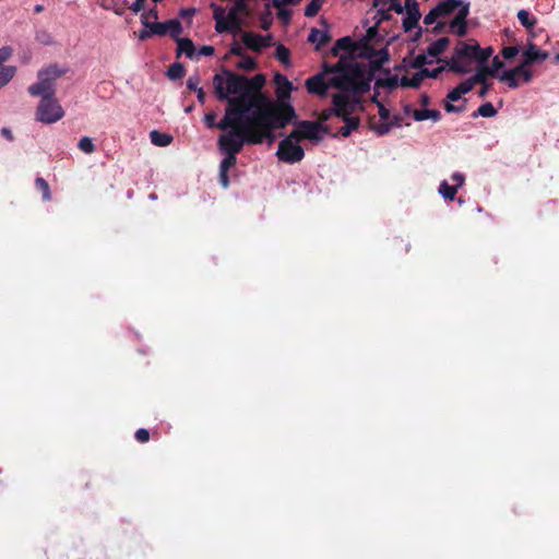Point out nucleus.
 <instances>
[{
    "label": "nucleus",
    "mask_w": 559,
    "mask_h": 559,
    "mask_svg": "<svg viewBox=\"0 0 559 559\" xmlns=\"http://www.w3.org/2000/svg\"><path fill=\"white\" fill-rule=\"evenodd\" d=\"M445 68H448L447 64L438 67L432 70L425 68V69H421V74L424 75V78L437 79L444 71Z\"/></svg>",
    "instance_id": "de8ad7c7"
},
{
    "label": "nucleus",
    "mask_w": 559,
    "mask_h": 559,
    "mask_svg": "<svg viewBox=\"0 0 559 559\" xmlns=\"http://www.w3.org/2000/svg\"><path fill=\"white\" fill-rule=\"evenodd\" d=\"M78 147L86 153V154H92L95 152V145L93 143V140L88 136H83L79 143H78Z\"/></svg>",
    "instance_id": "a18cd8bd"
},
{
    "label": "nucleus",
    "mask_w": 559,
    "mask_h": 559,
    "mask_svg": "<svg viewBox=\"0 0 559 559\" xmlns=\"http://www.w3.org/2000/svg\"><path fill=\"white\" fill-rule=\"evenodd\" d=\"M356 49L354 40L349 36L337 39L332 48L333 56H337L338 51L353 52Z\"/></svg>",
    "instance_id": "4be33fe9"
},
{
    "label": "nucleus",
    "mask_w": 559,
    "mask_h": 559,
    "mask_svg": "<svg viewBox=\"0 0 559 559\" xmlns=\"http://www.w3.org/2000/svg\"><path fill=\"white\" fill-rule=\"evenodd\" d=\"M201 82V79H200V75L199 74H193V75H190L187 80V88L189 91H192V92H197L198 90H200L201 87L199 86Z\"/></svg>",
    "instance_id": "8fccbe9b"
},
{
    "label": "nucleus",
    "mask_w": 559,
    "mask_h": 559,
    "mask_svg": "<svg viewBox=\"0 0 559 559\" xmlns=\"http://www.w3.org/2000/svg\"><path fill=\"white\" fill-rule=\"evenodd\" d=\"M390 11H394L397 14H402L404 12V5L400 2V0H388Z\"/></svg>",
    "instance_id": "13d9d810"
},
{
    "label": "nucleus",
    "mask_w": 559,
    "mask_h": 559,
    "mask_svg": "<svg viewBox=\"0 0 559 559\" xmlns=\"http://www.w3.org/2000/svg\"><path fill=\"white\" fill-rule=\"evenodd\" d=\"M324 0H311L310 3L305 8V15L307 17H313L320 11Z\"/></svg>",
    "instance_id": "37998d69"
},
{
    "label": "nucleus",
    "mask_w": 559,
    "mask_h": 559,
    "mask_svg": "<svg viewBox=\"0 0 559 559\" xmlns=\"http://www.w3.org/2000/svg\"><path fill=\"white\" fill-rule=\"evenodd\" d=\"M549 57L547 51L540 50L537 45L533 43V38H530L527 41L526 49L522 53V61L525 64H534L537 62H542Z\"/></svg>",
    "instance_id": "4468645a"
},
{
    "label": "nucleus",
    "mask_w": 559,
    "mask_h": 559,
    "mask_svg": "<svg viewBox=\"0 0 559 559\" xmlns=\"http://www.w3.org/2000/svg\"><path fill=\"white\" fill-rule=\"evenodd\" d=\"M391 129H392V124H390V122H383V123H380L379 126L374 127V130L379 135H384V134L389 133Z\"/></svg>",
    "instance_id": "e2e57ef3"
},
{
    "label": "nucleus",
    "mask_w": 559,
    "mask_h": 559,
    "mask_svg": "<svg viewBox=\"0 0 559 559\" xmlns=\"http://www.w3.org/2000/svg\"><path fill=\"white\" fill-rule=\"evenodd\" d=\"M471 4L462 5L457 10L455 16L448 23V33L454 34L459 37H464L467 34V17L469 15Z\"/></svg>",
    "instance_id": "9b49d317"
},
{
    "label": "nucleus",
    "mask_w": 559,
    "mask_h": 559,
    "mask_svg": "<svg viewBox=\"0 0 559 559\" xmlns=\"http://www.w3.org/2000/svg\"><path fill=\"white\" fill-rule=\"evenodd\" d=\"M338 75L332 78L331 84L341 93L364 94L369 91L370 84L365 80L364 71L358 63L343 66L341 61L333 69Z\"/></svg>",
    "instance_id": "20e7f679"
},
{
    "label": "nucleus",
    "mask_w": 559,
    "mask_h": 559,
    "mask_svg": "<svg viewBox=\"0 0 559 559\" xmlns=\"http://www.w3.org/2000/svg\"><path fill=\"white\" fill-rule=\"evenodd\" d=\"M185 73L186 69L180 62L173 63L167 70V75L170 80H180L183 78Z\"/></svg>",
    "instance_id": "58836bf2"
},
{
    "label": "nucleus",
    "mask_w": 559,
    "mask_h": 559,
    "mask_svg": "<svg viewBox=\"0 0 559 559\" xmlns=\"http://www.w3.org/2000/svg\"><path fill=\"white\" fill-rule=\"evenodd\" d=\"M143 25L145 27L150 28L151 34L158 35V36H164L167 34V32H166L167 21L164 23H159V22L150 23L148 21H143Z\"/></svg>",
    "instance_id": "ea45409f"
},
{
    "label": "nucleus",
    "mask_w": 559,
    "mask_h": 559,
    "mask_svg": "<svg viewBox=\"0 0 559 559\" xmlns=\"http://www.w3.org/2000/svg\"><path fill=\"white\" fill-rule=\"evenodd\" d=\"M247 11H248L247 3L235 2L234 5L229 9L228 15H229L230 20L235 21L237 24H239L241 26L239 13L247 12Z\"/></svg>",
    "instance_id": "e433bc0d"
},
{
    "label": "nucleus",
    "mask_w": 559,
    "mask_h": 559,
    "mask_svg": "<svg viewBox=\"0 0 559 559\" xmlns=\"http://www.w3.org/2000/svg\"><path fill=\"white\" fill-rule=\"evenodd\" d=\"M520 49L518 46H508L503 47L501 50V55L504 59H512L519 53Z\"/></svg>",
    "instance_id": "864d4df0"
},
{
    "label": "nucleus",
    "mask_w": 559,
    "mask_h": 559,
    "mask_svg": "<svg viewBox=\"0 0 559 559\" xmlns=\"http://www.w3.org/2000/svg\"><path fill=\"white\" fill-rule=\"evenodd\" d=\"M64 111L55 97H44L40 99L36 110V118L44 123H55L60 120Z\"/></svg>",
    "instance_id": "0eeeda50"
},
{
    "label": "nucleus",
    "mask_w": 559,
    "mask_h": 559,
    "mask_svg": "<svg viewBox=\"0 0 559 559\" xmlns=\"http://www.w3.org/2000/svg\"><path fill=\"white\" fill-rule=\"evenodd\" d=\"M404 11L406 12V16L403 19V28L405 32H409L418 26V22L421 17L419 3L416 0L405 1Z\"/></svg>",
    "instance_id": "ddd939ff"
},
{
    "label": "nucleus",
    "mask_w": 559,
    "mask_h": 559,
    "mask_svg": "<svg viewBox=\"0 0 559 559\" xmlns=\"http://www.w3.org/2000/svg\"><path fill=\"white\" fill-rule=\"evenodd\" d=\"M15 71V67H3L0 69V88L13 79Z\"/></svg>",
    "instance_id": "79ce46f5"
},
{
    "label": "nucleus",
    "mask_w": 559,
    "mask_h": 559,
    "mask_svg": "<svg viewBox=\"0 0 559 559\" xmlns=\"http://www.w3.org/2000/svg\"><path fill=\"white\" fill-rule=\"evenodd\" d=\"M496 114H497V110L493 107V105L491 103H485V104L480 105L478 107V109L472 114V117L476 118L478 116H481L485 118H490V117L496 116Z\"/></svg>",
    "instance_id": "2f4dec72"
},
{
    "label": "nucleus",
    "mask_w": 559,
    "mask_h": 559,
    "mask_svg": "<svg viewBox=\"0 0 559 559\" xmlns=\"http://www.w3.org/2000/svg\"><path fill=\"white\" fill-rule=\"evenodd\" d=\"M135 440L140 443H145L150 440V431L145 428H140L135 431Z\"/></svg>",
    "instance_id": "6e6d98bb"
},
{
    "label": "nucleus",
    "mask_w": 559,
    "mask_h": 559,
    "mask_svg": "<svg viewBox=\"0 0 559 559\" xmlns=\"http://www.w3.org/2000/svg\"><path fill=\"white\" fill-rule=\"evenodd\" d=\"M492 47L481 48L479 44L476 45V62L478 64H487L488 59L492 56Z\"/></svg>",
    "instance_id": "72a5a7b5"
},
{
    "label": "nucleus",
    "mask_w": 559,
    "mask_h": 559,
    "mask_svg": "<svg viewBox=\"0 0 559 559\" xmlns=\"http://www.w3.org/2000/svg\"><path fill=\"white\" fill-rule=\"evenodd\" d=\"M240 25L237 24L235 21L230 20L229 15L227 14V19L225 20H218L215 24V29L217 33H226L231 31H240Z\"/></svg>",
    "instance_id": "cd10ccee"
},
{
    "label": "nucleus",
    "mask_w": 559,
    "mask_h": 559,
    "mask_svg": "<svg viewBox=\"0 0 559 559\" xmlns=\"http://www.w3.org/2000/svg\"><path fill=\"white\" fill-rule=\"evenodd\" d=\"M255 67H257V63H255L254 59L247 55L241 57V60L236 63L237 69L246 70V71H252L255 69Z\"/></svg>",
    "instance_id": "c03bdc74"
},
{
    "label": "nucleus",
    "mask_w": 559,
    "mask_h": 559,
    "mask_svg": "<svg viewBox=\"0 0 559 559\" xmlns=\"http://www.w3.org/2000/svg\"><path fill=\"white\" fill-rule=\"evenodd\" d=\"M35 187L37 191L41 193L44 201H49L51 199L49 185L43 177H37L35 179Z\"/></svg>",
    "instance_id": "c9c22d12"
},
{
    "label": "nucleus",
    "mask_w": 559,
    "mask_h": 559,
    "mask_svg": "<svg viewBox=\"0 0 559 559\" xmlns=\"http://www.w3.org/2000/svg\"><path fill=\"white\" fill-rule=\"evenodd\" d=\"M476 45L477 41L474 39L469 41H459L451 59L447 60L448 69L456 74L468 73L471 68H468L467 64L476 61Z\"/></svg>",
    "instance_id": "39448f33"
},
{
    "label": "nucleus",
    "mask_w": 559,
    "mask_h": 559,
    "mask_svg": "<svg viewBox=\"0 0 559 559\" xmlns=\"http://www.w3.org/2000/svg\"><path fill=\"white\" fill-rule=\"evenodd\" d=\"M276 156L281 162L296 164L302 160L305 157V151L298 143L292 142L288 139H283L278 143Z\"/></svg>",
    "instance_id": "6e6552de"
},
{
    "label": "nucleus",
    "mask_w": 559,
    "mask_h": 559,
    "mask_svg": "<svg viewBox=\"0 0 559 559\" xmlns=\"http://www.w3.org/2000/svg\"><path fill=\"white\" fill-rule=\"evenodd\" d=\"M428 63L427 57L424 53L417 55L413 60L411 67L414 69H425L424 66Z\"/></svg>",
    "instance_id": "5fc2aeb1"
},
{
    "label": "nucleus",
    "mask_w": 559,
    "mask_h": 559,
    "mask_svg": "<svg viewBox=\"0 0 559 559\" xmlns=\"http://www.w3.org/2000/svg\"><path fill=\"white\" fill-rule=\"evenodd\" d=\"M390 12L391 11L385 7L378 9L377 14H376L377 24H380L384 21H390L392 19V15Z\"/></svg>",
    "instance_id": "3c124183"
},
{
    "label": "nucleus",
    "mask_w": 559,
    "mask_h": 559,
    "mask_svg": "<svg viewBox=\"0 0 559 559\" xmlns=\"http://www.w3.org/2000/svg\"><path fill=\"white\" fill-rule=\"evenodd\" d=\"M518 19L520 23L528 31L531 38H534L536 36L535 32L533 31L535 24L537 23V20L533 16H531L530 12L526 10H520L518 12Z\"/></svg>",
    "instance_id": "5701e85b"
},
{
    "label": "nucleus",
    "mask_w": 559,
    "mask_h": 559,
    "mask_svg": "<svg viewBox=\"0 0 559 559\" xmlns=\"http://www.w3.org/2000/svg\"><path fill=\"white\" fill-rule=\"evenodd\" d=\"M225 158L219 164V170L228 171L237 163V155L225 154Z\"/></svg>",
    "instance_id": "49530a36"
},
{
    "label": "nucleus",
    "mask_w": 559,
    "mask_h": 559,
    "mask_svg": "<svg viewBox=\"0 0 559 559\" xmlns=\"http://www.w3.org/2000/svg\"><path fill=\"white\" fill-rule=\"evenodd\" d=\"M12 55V48L11 47H2L0 48V66L2 62L7 61Z\"/></svg>",
    "instance_id": "338daca9"
},
{
    "label": "nucleus",
    "mask_w": 559,
    "mask_h": 559,
    "mask_svg": "<svg viewBox=\"0 0 559 559\" xmlns=\"http://www.w3.org/2000/svg\"><path fill=\"white\" fill-rule=\"evenodd\" d=\"M271 36H262L253 32H243L242 41L247 48L260 52L264 47L270 46Z\"/></svg>",
    "instance_id": "2eb2a0df"
},
{
    "label": "nucleus",
    "mask_w": 559,
    "mask_h": 559,
    "mask_svg": "<svg viewBox=\"0 0 559 559\" xmlns=\"http://www.w3.org/2000/svg\"><path fill=\"white\" fill-rule=\"evenodd\" d=\"M464 4H471L468 1L465 0H444L439 2L435 9L439 16H447L450 15L455 9H462V5Z\"/></svg>",
    "instance_id": "f3484780"
},
{
    "label": "nucleus",
    "mask_w": 559,
    "mask_h": 559,
    "mask_svg": "<svg viewBox=\"0 0 559 559\" xmlns=\"http://www.w3.org/2000/svg\"><path fill=\"white\" fill-rule=\"evenodd\" d=\"M275 82L277 84L276 96L280 102H285L290 97L293 84L286 76L282 74L275 75Z\"/></svg>",
    "instance_id": "a211bd4d"
},
{
    "label": "nucleus",
    "mask_w": 559,
    "mask_h": 559,
    "mask_svg": "<svg viewBox=\"0 0 559 559\" xmlns=\"http://www.w3.org/2000/svg\"><path fill=\"white\" fill-rule=\"evenodd\" d=\"M212 7L215 9L213 14L215 22H217V19L219 21L227 19V16H225V10L222 7H216L214 3H212Z\"/></svg>",
    "instance_id": "69168bd1"
},
{
    "label": "nucleus",
    "mask_w": 559,
    "mask_h": 559,
    "mask_svg": "<svg viewBox=\"0 0 559 559\" xmlns=\"http://www.w3.org/2000/svg\"><path fill=\"white\" fill-rule=\"evenodd\" d=\"M341 118H342V119L344 120V122H345V126H343V127L340 129V131H338V133H340L342 136L346 138V136H348V135H349L354 130L358 129L359 123H360L359 118H357V117H353L352 115H349V116H347V117H341Z\"/></svg>",
    "instance_id": "a878e982"
},
{
    "label": "nucleus",
    "mask_w": 559,
    "mask_h": 559,
    "mask_svg": "<svg viewBox=\"0 0 559 559\" xmlns=\"http://www.w3.org/2000/svg\"><path fill=\"white\" fill-rule=\"evenodd\" d=\"M276 59L285 66H289L290 63V51L284 45L280 44L275 50Z\"/></svg>",
    "instance_id": "a19ab883"
},
{
    "label": "nucleus",
    "mask_w": 559,
    "mask_h": 559,
    "mask_svg": "<svg viewBox=\"0 0 559 559\" xmlns=\"http://www.w3.org/2000/svg\"><path fill=\"white\" fill-rule=\"evenodd\" d=\"M528 67L530 64H525L524 61H521L515 68L504 71L499 79L502 82H507L510 88H516L520 85L518 78H521L524 83L532 81L533 72Z\"/></svg>",
    "instance_id": "1a4fd4ad"
},
{
    "label": "nucleus",
    "mask_w": 559,
    "mask_h": 559,
    "mask_svg": "<svg viewBox=\"0 0 559 559\" xmlns=\"http://www.w3.org/2000/svg\"><path fill=\"white\" fill-rule=\"evenodd\" d=\"M35 40L44 46L53 44V37L50 32L46 28H39L35 32Z\"/></svg>",
    "instance_id": "4c0bfd02"
},
{
    "label": "nucleus",
    "mask_w": 559,
    "mask_h": 559,
    "mask_svg": "<svg viewBox=\"0 0 559 559\" xmlns=\"http://www.w3.org/2000/svg\"><path fill=\"white\" fill-rule=\"evenodd\" d=\"M462 95L463 94L456 87H454L452 91L448 93V102H444V109L447 112H462L465 109L464 106H456L452 104V102L459 100L462 97Z\"/></svg>",
    "instance_id": "412c9836"
},
{
    "label": "nucleus",
    "mask_w": 559,
    "mask_h": 559,
    "mask_svg": "<svg viewBox=\"0 0 559 559\" xmlns=\"http://www.w3.org/2000/svg\"><path fill=\"white\" fill-rule=\"evenodd\" d=\"M150 140L156 146H167L173 142L174 138L168 133L153 130L150 132Z\"/></svg>",
    "instance_id": "bb28decb"
},
{
    "label": "nucleus",
    "mask_w": 559,
    "mask_h": 559,
    "mask_svg": "<svg viewBox=\"0 0 559 559\" xmlns=\"http://www.w3.org/2000/svg\"><path fill=\"white\" fill-rule=\"evenodd\" d=\"M475 85H476V84H475V82L473 81V78L471 76V78H468L467 80H465V81L461 82V83L456 86V88H459V90H460V92L464 95V94L469 93V92L474 88V86H475Z\"/></svg>",
    "instance_id": "603ef678"
},
{
    "label": "nucleus",
    "mask_w": 559,
    "mask_h": 559,
    "mask_svg": "<svg viewBox=\"0 0 559 559\" xmlns=\"http://www.w3.org/2000/svg\"><path fill=\"white\" fill-rule=\"evenodd\" d=\"M424 75L421 74V70H419L418 72H416L411 79L407 78L406 75L402 76L401 79V85L403 87H413V88H419L421 83H423V80H424Z\"/></svg>",
    "instance_id": "c756f323"
},
{
    "label": "nucleus",
    "mask_w": 559,
    "mask_h": 559,
    "mask_svg": "<svg viewBox=\"0 0 559 559\" xmlns=\"http://www.w3.org/2000/svg\"><path fill=\"white\" fill-rule=\"evenodd\" d=\"M332 116H335V111H334V108H329V109H324L321 115H320V118H319V121L318 122H321L323 123L324 121L329 120Z\"/></svg>",
    "instance_id": "774afa93"
},
{
    "label": "nucleus",
    "mask_w": 559,
    "mask_h": 559,
    "mask_svg": "<svg viewBox=\"0 0 559 559\" xmlns=\"http://www.w3.org/2000/svg\"><path fill=\"white\" fill-rule=\"evenodd\" d=\"M182 25L178 20L173 19L167 21L166 32L175 40H177V38H180L179 35L182 33Z\"/></svg>",
    "instance_id": "f704fd0d"
},
{
    "label": "nucleus",
    "mask_w": 559,
    "mask_h": 559,
    "mask_svg": "<svg viewBox=\"0 0 559 559\" xmlns=\"http://www.w3.org/2000/svg\"><path fill=\"white\" fill-rule=\"evenodd\" d=\"M488 76H493V74L489 70V66L479 64L476 73L472 78L475 84H485L487 83Z\"/></svg>",
    "instance_id": "7c9ffc66"
},
{
    "label": "nucleus",
    "mask_w": 559,
    "mask_h": 559,
    "mask_svg": "<svg viewBox=\"0 0 559 559\" xmlns=\"http://www.w3.org/2000/svg\"><path fill=\"white\" fill-rule=\"evenodd\" d=\"M377 84L393 90L396 88L399 85V78L396 75H392L384 80H379Z\"/></svg>",
    "instance_id": "09e8293b"
},
{
    "label": "nucleus",
    "mask_w": 559,
    "mask_h": 559,
    "mask_svg": "<svg viewBox=\"0 0 559 559\" xmlns=\"http://www.w3.org/2000/svg\"><path fill=\"white\" fill-rule=\"evenodd\" d=\"M265 84L263 74H255L251 79L237 74L226 68L222 73H216L213 78L214 92L219 100L242 99L245 106H249V111L257 106L259 94Z\"/></svg>",
    "instance_id": "7ed1b4c3"
},
{
    "label": "nucleus",
    "mask_w": 559,
    "mask_h": 559,
    "mask_svg": "<svg viewBox=\"0 0 559 559\" xmlns=\"http://www.w3.org/2000/svg\"><path fill=\"white\" fill-rule=\"evenodd\" d=\"M439 193L445 199V200H454L456 193H457V186H451L445 180L442 181L439 186Z\"/></svg>",
    "instance_id": "473e14b6"
},
{
    "label": "nucleus",
    "mask_w": 559,
    "mask_h": 559,
    "mask_svg": "<svg viewBox=\"0 0 559 559\" xmlns=\"http://www.w3.org/2000/svg\"><path fill=\"white\" fill-rule=\"evenodd\" d=\"M285 139H288V140H290L292 142H295V143L304 140V136H301V129L296 127V129L293 130Z\"/></svg>",
    "instance_id": "680f3d73"
},
{
    "label": "nucleus",
    "mask_w": 559,
    "mask_h": 559,
    "mask_svg": "<svg viewBox=\"0 0 559 559\" xmlns=\"http://www.w3.org/2000/svg\"><path fill=\"white\" fill-rule=\"evenodd\" d=\"M177 58L181 55H186L188 58H193L195 53V47L190 38H177Z\"/></svg>",
    "instance_id": "aec40b11"
},
{
    "label": "nucleus",
    "mask_w": 559,
    "mask_h": 559,
    "mask_svg": "<svg viewBox=\"0 0 559 559\" xmlns=\"http://www.w3.org/2000/svg\"><path fill=\"white\" fill-rule=\"evenodd\" d=\"M332 39L328 29L312 28L308 36V41L316 44V49L319 50Z\"/></svg>",
    "instance_id": "6ab92c4d"
},
{
    "label": "nucleus",
    "mask_w": 559,
    "mask_h": 559,
    "mask_svg": "<svg viewBox=\"0 0 559 559\" xmlns=\"http://www.w3.org/2000/svg\"><path fill=\"white\" fill-rule=\"evenodd\" d=\"M450 44L448 37H441L433 41L427 49V55L430 57H438L445 51Z\"/></svg>",
    "instance_id": "b1692460"
},
{
    "label": "nucleus",
    "mask_w": 559,
    "mask_h": 559,
    "mask_svg": "<svg viewBox=\"0 0 559 559\" xmlns=\"http://www.w3.org/2000/svg\"><path fill=\"white\" fill-rule=\"evenodd\" d=\"M63 74V71L57 67H49L38 72V82L28 87V93L32 96L55 97L56 87L55 82Z\"/></svg>",
    "instance_id": "423d86ee"
},
{
    "label": "nucleus",
    "mask_w": 559,
    "mask_h": 559,
    "mask_svg": "<svg viewBox=\"0 0 559 559\" xmlns=\"http://www.w3.org/2000/svg\"><path fill=\"white\" fill-rule=\"evenodd\" d=\"M216 114L215 112H209L204 116V121L207 126V128H217V123L215 122Z\"/></svg>",
    "instance_id": "0e129e2a"
},
{
    "label": "nucleus",
    "mask_w": 559,
    "mask_h": 559,
    "mask_svg": "<svg viewBox=\"0 0 559 559\" xmlns=\"http://www.w3.org/2000/svg\"><path fill=\"white\" fill-rule=\"evenodd\" d=\"M333 108L336 117H347L352 115L357 106V102L349 98L346 93H336L332 98Z\"/></svg>",
    "instance_id": "f8f14e48"
},
{
    "label": "nucleus",
    "mask_w": 559,
    "mask_h": 559,
    "mask_svg": "<svg viewBox=\"0 0 559 559\" xmlns=\"http://www.w3.org/2000/svg\"><path fill=\"white\" fill-rule=\"evenodd\" d=\"M302 0H273V5L281 9L284 5H298Z\"/></svg>",
    "instance_id": "052dcab7"
},
{
    "label": "nucleus",
    "mask_w": 559,
    "mask_h": 559,
    "mask_svg": "<svg viewBox=\"0 0 559 559\" xmlns=\"http://www.w3.org/2000/svg\"><path fill=\"white\" fill-rule=\"evenodd\" d=\"M294 124L301 129V136H304V140L320 142L322 140L321 133H331L329 126L317 121L301 120L295 121Z\"/></svg>",
    "instance_id": "9d476101"
},
{
    "label": "nucleus",
    "mask_w": 559,
    "mask_h": 559,
    "mask_svg": "<svg viewBox=\"0 0 559 559\" xmlns=\"http://www.w3.org/2000/svg\"><path fill=\"white\" fill-rule=\"evenodd\" d=\"M247 117L255 134H260L262 144L265 140L272 143L275 140L274 131L293 122L296 111L287 102L274 103L265 95L259 94L257 106L247 111Z\"/></svg>",
    "instance_id": "f03ea898"
},
{
    "label": "nucleus",
    "mask_w": 559,
    "mask_h": 559,
    "mask_svg": "<svg viewBox=\"0 0 559 559\" xmlns=\"http://www.w3.org/2000/svg\"><path fill=\"white\" fill-rule=\"evenodd\" d=\"M306 88L310 94L323 96L326 94L328 84L322 74H316L307 79Z\"/></svg>",
    "instance_id": "dca6fc26"
},
{
    "label": "nucleus",
    "mask_w": 559,
    "mask_h": 559,
    "mask_svg": "<svg viewBox=\"0 0 559 559\" xmlns=\"http://www.w3.org/2000/svg\"><path fill=\"white\" fill-rule=\"evenodd\" d=\"M503 67H504L503 61H501V60L499 59V57H497V56H496V57L492 59V62H491V66L489 67V70H490V72H491V73L493 74V76H495V75H496V73H497L500 69H502Z\"/></svg>",
    "instance_id": "bf43d9fd"
},
{
    "label": "nucleus",
    "mask_w": 559,
    "mask_h": 559,
    "mask_svg": "<svg viewBox=\"0 0 559 559\" xmlns=\"http://www.w3.org/2000/svg\"><path fill=\"white\" fill-rule=\"evenodd\" d=\"M372 56L374 57V59L371 60V67L373 69L381 68L383 63H386L390 60V53L386 48L374 50Z\"/></svg>",
    "instance_id": "c85d7f7f"
},
{
    "label": "nucleus",
    "mask_w": 559,
    "mask_h": 559,
    "mask_svg": "<svg viewBox=\"0 0 559 559\" xmlns=\"http://www.w3.org/2000/svg\"><path fill=\"white\" fill-rule=\"evenodd\" d=\"M413 117L416 121H424L426 119L439 121L441 119V112L437 109H416L413 111Z\"/></svg>",
    "instance_id": "393cba45"
},
{
    "label": "nucleus",
    "mask_w": 559,
    "mask_h": 559,
    "mask_svg": "<svg viewBox=\"0 0 559 559\" xmlns=\"http://www.w3.org/2000/svg\"><path fill=\"white\" fill-rule=\"evenodd\" d=\"M439 14L437 13L436 9L432 8L424 17V23L426 25H431L433 24L438 19H439Z\"/></svg>",
    "instance_id": "4d7b16f0"
},
{
    "label": "nucleus",
    "mask_w": 559,
    "mask_h": 559,
    "mask_svg": "<svg viewBox=\"0 0 559 559\" xmlns=\"http://www.w3.org/2000/svg\"><path fill=\"white\" fill-rule=\"evenodd\" d=\"M247 111L249 106H245L241 98L228 100L225 115L217 122V129L229 130L218 138V147L222 153L237 155L245 144H261V136L255 134Z\"/></svg>",
    "instance_id": "f257e3e1"
}]
</instances>
